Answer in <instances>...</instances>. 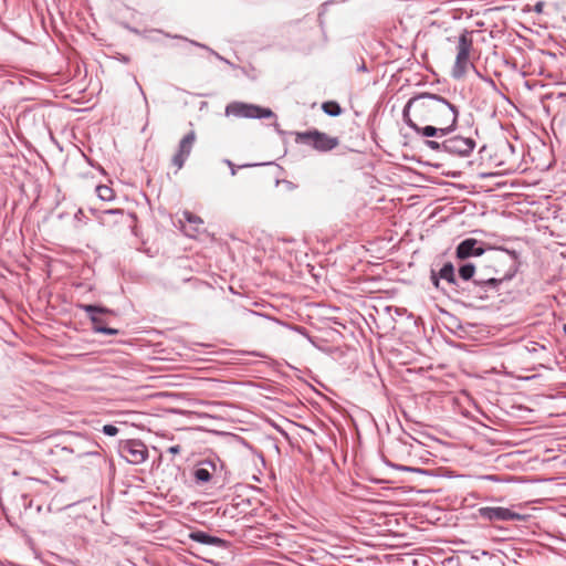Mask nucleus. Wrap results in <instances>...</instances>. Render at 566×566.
I'll return each instance as SVG.
<instances>
[{"mask_svg":"<svg viewBox=\"0 0 566 566\" xmlns=\"http://www.w3.org/2000/svg\"><path fill=\"white\" fill-rule=\"evenodd\" d=\"M295 142L297 144L311 146L319 153L331 151L339 145V139L337 137H332L317 129L296 133Z\"/></svg>","mask_w":566,"mask_h":566,"instance_id":"nucleus-3","label":"nucleus"},{"mask_svg":"<svg viewBox=\"0 0 566 566\" xmlns=\"http://www.w3.org/2000/svg\"><path fill=\"white\" fill-rule=\"evenodd\" d=\"M96 193H97L98 198L103 201H112L115 198L114 190L106 185L97 186Z\"/></svg>","mask_w":566,"mask_h":566,"instance_id":"nucleus-18","label":"nucleus"},{"mask_svg":"<svg viewBox=\"0 0 566 566\" xmlns=\"http://www.w3.org/2000/svg\"><path fill=\"white\" fill-rule=\"evenodd\" d=\"M439 276L447 282L450 293L453 294L459 284V277L455 274L454 265L451 262L444 263L439 270Z\"/></svg>","mask_w":566,"mask_h":566,"instance_id":"nucleus-15","label":"nucleus"},{"mask_svg":"<svg viewBox=\"0 0 566 566\" xmlns=\"http://www.w3.org/2000/svg\"><path fill=\"white\" fill-rule=\"evenodd\" d=\"M472 46H473V40L469 35V33L465 31L462 34H460L459 40H458V46H457L458 53H457L454 65L452 67V77L453 78H455V80L462 78L465 75V73L470 66L476 72V74H479L476 67L472 63H470V60H469L470 51L472 50Z\"/></svg>","mask_w":566,"mask_h":566,"instance_id":"nucleus-4","label":"nucleus"},{"mask_svg":"<svg viewBox=\"0 0 566 566\" xmlns=\"http://www.w3.org/2000/svg\"><path fill=\"white\" fill-rule=\"evenodd\" d=\"M195 142H196V134L193 130L189 132L180 140L178 150L171 159V164L177 168V170H179L184 167L187 158L191 154Z\"/></svg>","mask_w":566,"mask_h":566,"instance_id":"nucleus-13","label":"nucleus"},{"mask_svg":"<svg viewBox=\"0 0 566 566\" xmlns=\"http://www.w3.org/2000/svg\"><path fill=\"white\" fill-rule=\"evenodd\" d=\"M105 214H123V210L120 209H108V210H104L102 211L101 216H98V218L104 222V216Z\"/></svg>","mask_w":566,"mask_h":566,"instance_id":"nucleus-25","label":"nucleus"},{"mask_svg":"<svg viewBox=\"0 0 566 566\" xmlns=\"http://www.w3.org/2000/svg\"><path fill=\"white\" fill-rule=\"evenodd\" d=\"M189 538L197 543H200L203 545H209V546H214V547H219V548H226L228 546V542L226 539L210 535V534H208L203 531H199V530L192 531L191 533H189Z\"/></svg>","mask_w":566,"mask_h":566,"instance_id":"nucleus-14","label":"nucleus"},{"mask_svg":"<svg viewBox=\"0 0 566 566\" xmlns=\"http://www.w3.org/2000/svg\"><path fill=\"white\" fill-rule=\"evenodd\" d=\"M120 455L132 464L143 463L148 455L147 447L140 440H127L119 447Z\"/></svg>","mask_w":566,"mask_h":566,"instance_id":"nucleus-10","label":"nucleus"},{"mask_svg":"<svg viewBox=\"0 0 566 566\" xmlns=\"http://www.w3.org/2000/svg\"><path fill=\"white\" fill-rule=\"evenodd\" d=\"M182 281H184V282H190V281H192V279H190V277H184V279H182Z\"/></svg>","mask_w":566,"mask_h":566,"instance_id":"nucleus-31","label":"nucleus"},{"mask_svg":"<svg viewBox=\"0 0 566 566\" xmlns=\"http://www.w3.org/2000/svg\"><path fill=\"white\" fill-rule=\"evenodd\" d=\"M77 306L88 315L95 333L106 335L119 334L118 329L107 326V319L105 316L111 313L107 308L93 304H78Z\"/></svg>","mask_w":566,"mask_h":566,"instance_id":"nucleus-7","label":"nucleus"},{"mask_svg":"<svg viewBox=\"0 0 566 566\" xmlns=\"http://www.w3.org/2000/svg\"><path fill=\"white\" fill-rule=\"evenodd\" d=\"M182 216L187 222L195 226V231H198V226L203 223L200 217L193 214L190 211H184Z\"/></svg>","mask_w":566,"mask_h":566,"instance_id":"nucleus-19","label":"nucleus"},{"mask_svg":"<svg viewBox=\"0 0 566 566\" xmlns=\"http://www.w3.org/2000/svg\"><path fill=\"white\" fill-rule=\"evenodd\" d=\"M360 71H366V66L365 64H363L360 67H359Z\"/></svg>","mask_w":566,"mask_h":566,"instance_id":"nucleus-34","label":"nucleus"},{"mask_svg":"<svg viewBox=\"0 0 566 566\" xmlns=\"http://www.w3.org/2000/svg\"><path fill=\"white\" fill-rule=\"evenodd\" d=\"M563 329H564V333L566 335V324L564 325Z\"/></svg>","mask_w":566,"mask_h":566,"instance_id":"nucleus-36","label":"nucleus"},{"mask_svg":"<svg viewBox=\"0 0 566 566\" xmlns=\"http://www.w3.org/2000/svg\"><path fill=\"white\" fill-rule=\"evenodd\" d=\"M227 164H228V166H229V167H231V168H232V167H234V166H233V164H232L230 160H227Z\"/></svg>","mask_w":566,"mask_h":566,"instance_id":"nucleus-33","label":"nucleus"},{"mask_svg":"<svg viewBox=\"0 0 566 566\" xmlns=\"http://www.w3.org/2000/svg\"><path fill=\"white\" fill-rule=\"evenodd\" d=\"M485 243L474 238L462 240L455 248V256L459 260H467L473 256H480L485 252Z\"/></svg>","mask_w":566,"mask_h":566,"instance_id":"nucleus-12","label":"nucleus"},{"mask_svg":"<svg viewBox=\"0 0 566 566\" xmlns=\"http://www.w3.org/2000/svg\"><path fill=\"white\" fill-rule=\"evenodd\" d=\"M402 119L409 128H411L417 135L422 137L440 138L447 136L448 134L454 130L432 123L426 126H420L415 119L411 118V115L408 114L407 111H402Z\"/></svg>","mask_w":566,"mask_h":566,"instance_id":"nucleus-9","label":"nucleus"},{"mask_svg":"<svg viewBox=\"0 0 566 566\" xmlns=\"http://www.w3.org/2000/svg\"><path fill=\"white\" fill-rule=\"evenodd\" d=\"M84 217H85V216H84V212H83V210H82V209H78V210L75 212V214H74V219H75L76 221H80V222H82V221H83Z\"/></svg>","mask_w":566,"mask_h":566,"instance_id":"nucleus-27","label":"nucleus"},{"mask_svg":"<svg viewBox=\"0 0 566 566\" xmlns=\"http://www.w3.org/2000/svg\"><path fill=\"white\" fill-rule=\"evenodd\" d=\"M479 271H482L483 272V275H488V276H496L494 274V264H493V261L492 259L490 260V265L483 268V269H480Z\"/></svg>","mask_w":566,"mask_h":566,"instance_id":"nucleus-24","label":"nucleus"},{"mask_svg":"<svg viewBox=\"0 0 566 566\" xmlns=\"http://www.w3.org/2000/svg\"><path fill=\"white\" fill-rule=\"evenodd\" d=\"M543 8H544V3L543 2H537L534 6V11L541 13L543 11Z\"/></svg>","mask_w":566,"mask_h":566,"instance_id":"nucleus-28","label":"nucleus"},{"mask_svg":"<svg viewBox=\"0 0 566 566\" xmlns=\"http://www.w3.org/2000/svg\"><path fill=\"white\" fill-rule=\"evenodd\" d=\"M424 145L434 151H443L442 145H444V140L440 143L438 140L427 139Z\"/></svg>","mask_w":566,"mask_h":566,"instance_id":"nucleus-21","label":"nucleus"},{"mask_svg":"<svg viewBox=\"0 0 566 566\" xmlns=\"http://www.w3.org/2000/svg\"><path fill=\"white\" fill-rule=\"evenodd\" d=\"M227 164H228V166H229V167H231V168H232V167H234V166H233V164H232L230 160H227Z\"/></svg>","mask_w":566,"mask_h":566,"instance_id":"nucleus-32","label":"nucleus"},{"mask_svg":"<svg viewBox=\"0 0 566 566\" xmlns=\"http://www.w3.org/2000/svg\"><path fill=\"white\" fill-rule=\"evenodd\" d=\"M478 516L490 523L522 521L524 518L522 514L502 506H482L478 509Z\"/></svg>","mask_w":566,"mask_h":566,"instance_id":"nucleus-8","label":"nucleus"},{"mask_svg":"<svg viewBox=\"0 0 566 566\" xmlns=\"http://www.w3.org/2000/svg\"><path fill=\"white\" fill-rule=\"evenodd\" d=\"M227 116H235L243 118H270L275 117V114L265 107H261L254 104H248L242 102H232L226 107Z\"/></svg>","mask_w":566,"mask_h":566,"instance_id":"nucleus-6","label":"nucleus"},{"mask_svg":"<svg viewBox=\"0 0 566 566\" xmlns=\"http://www.w3.org/2000/svg\"><path fill=\"white\" fill-rule=\"evenodd\" d=\"M189 42L192 44V45H196V46H199V48H202V49H206L208 50L211 54H213L217 59H219L220 61H223L226 62L227 64H230V61H228L227 59L222 57L219 53H217L216 51H213L212 49L208 48L207 45L205 44H201L199 42H196L193 40H189Z\"/></svg>","mask_w":566,"mask_h":566,"instance_id":"nucleus-20","label":"nucleus"},{"mask_svg":"<svg viewBox=\"0 0 566 566\" xmlns=\"http://www.w3.org/2000/svg\"><path fill=\"white\" fill-rule=\"evenodd\" d=\"M222 464L218 465L214 460L200 461L192 470V478L197 485H207L211 483L213 485L222 486L221 481Z\"/></svg>","mask_w":566,"mask_h":566,"instance_id":"nucleus-5","label":"nucleus"},{"mask_svg":"<svg viewBox=\"0 0 566 566\" xmlns=\"http://www.w3.org/2000/svg\"><path fill=\"white\" fill-rule=\"evenodd\" d=\"M443 151L453 156L467 157L476 146L473 138L460 135L444 139Z\"/></svg>","mask_w":566,"mask_h":566,"instance_id":"nucleus-11","label":"nucleus"},{"mask_svg":"<svg viewBox=\"0 0 566 566\" xmlns=\"http://www.w3.org/2000/svg\"><path fill=\"white\" fill-rule=\"evenodd\" d=\"M430 280L434 287H437V289L440 287V280H442V279L439 276V272L431 270Z\"/></svg>","mask_w":566,"mask_h":566,"instance_id":"nucleus-23","label":"nucleus"},{"mask_svg":"<svg viewBox=\"0 0 566 566\" xmlns=\"http://www.w3.org/2000/svg\"><path fill=\"white\" fill-rule=\"evenodd\" d=\"M275 128H276V130H277L279 133H281V130L279 129V124H277V123H275Z\"/></svg>","mask_w":566,"mask_h":566,"instance_id":"nucleus-35","label":"nucleus"},{"mask_svg":"<svg viewBox=\"0 0 566 566\" xmlns=\"http://www.w3.org/2000/svg\"><path fill=\"white\" fill-rule=\"evenodd\" d=\"M322 109L325 114H327L332 117L339 116L343 112L340 105L335 101L324 102L322 104Z\"/></svg>","mask_w":566,"mask_h":566,"instance_id":"nucleus-17","label":"nucleus"},{"mask_svg":"<svg viewBox=\"0 0 566 566\" xmlns=\"http://www.w3.org/2000/svg\"><path fill=\"white\" fill-rule=\"evenodd\" d=\"M91 453H92V451H90V450H83L78 453V455H85V454H91Z\"/></svg>","mask_w":566,"mask_h":566,"instance_id":"nucleus-29","label":"nucleus"},{"mask_svg":"<svg viewBox=\"0 0 566 566\" xmlns=\"http://www.w3.org/2000/svg\"><path fill=\"white\" fill-rule=\"evenodd\" d=\"M496 250L497 253L492 256V261L494 274L497 276L483 275V272L479 271L476 279L459 281L453 292L455 297L469 303L489 300L499 295L501 285L516 275L521 265L520 253L504 248Z\"/></svg>","mask_w":566,"mask_h":566,"instance_id":"nucleus-1","label":"nucleus"},{"mask_svg":"<svg viewBox=\"0 0 566 566\" xmlns=\"http://www.w3.org/2000/svg\"><path fill=\"white\" fill-rule=\"evenodd\" d=\"M235 174H237L235 168H234V167H232V168H231V175H232V176H234Z\"/></svg>","mask_w":566,"mask_h":566,"instance_id":"nucleus-30","label":"nucleus"},{"mask_svg":"<svg viewBox=\"0 0 566 566\" xmlns=\"http://www.w3.org/2000/svg\"><path fill=\"white\" fill-rule=\"evenodd\" d=\"M413 109L416 118L421 123H432L451 129L457 128L459 108L447 98L433 93H420L406 103L402 111Z\"/></svg>","mask_w":566,"mask_h":566,"instance_id":"nucleus-2","label":"nucleus"},{"mask_svg":"<svg viewBox=\"0 0 566 566\" xmlns=\"http://www.w3.org/2000/svg\"><path fill=\"white\" fill-rule=\"evenodd\" d=\"M479 271L473 263H464L458 270L459 281L474 280L478 276Z\"/></svg>","mask_w":566,"mask_h":566,"instance_id":"nucleus-16","label":"nucleus"},{"mask_svg":"<svg viewBox=\"0 0 566 566\" xmlns=\"http://www.w3.org/2000/svg\"><path fill=\"white\" fill-rule=\"evenodd\" d=\"M167 451H168L169 453H171V454H178V453H180V451H181V447H180L179 444L171 446V447H169V448H168V450H167Z\"/></svg>","mask_w":566,"mask_h":566,"instance_id":"nucleus-26","label":"nucleus"},{"mask_svg":"<svg viewBox=\"0 0 566 566\" xmlns=\"http://www.w3.org/2000/svg\"><path fill=\"white\" fill-rule=\"evenodd\" d=\"M102 432L106 436L114 437L118 433V428L114 424L103 426Z\"/></svg>","mask_w":566,"mask_h":566,"instance_id":"nucleus-22","label":"nucleus"}]
</instances>
